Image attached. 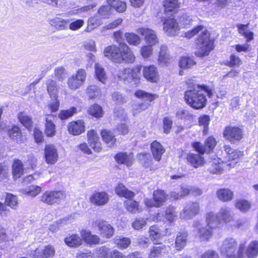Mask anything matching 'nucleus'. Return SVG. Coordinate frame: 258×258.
<instances>
[{
    "label": "nucleus",
    "instance_id": "f257e3e1",
    "mask_svg": "<svg viewBox=\"0 0 258 258\" xmlns=\"http://www.w3.org/2000/svg\"><path fill=\"white\" fill-rule=\"evenodd\" d=\"M214 90L205 85L195 84L189 87L185 92L184 99L185 102L191 107L199 109L204 107L207 103L205 93L209 98L212 97Z\"/></svg>",
    "mask_w": 258,
    "mask_h": 258
},
{
    "label": "nucleus",
    "instance_id": "f03ea898",
    "mask_svg": "<svg viewBox=\"0 0 258 258\" xmlns=\"http://www.w3.org/2000/svg\"><path fill=\"white\" fill-rule=\"evenodd\" d=\"M237 247V241L236 239L228 237L225 239L220 247L222 254L226 255L228 258H245L243 251L244 246L240 244L236 254L235 253Z\"/></svg>",
    "mask_w": 258,
    "mask_h": 258
},
{
    "label": "nucleus",
    "instance_id": "7ed1b4c3",
    "mask_svg": "<svg viewBox=\"0 0 258 258\" xmlns=\"http://www.w3.org/2000/svg\"><path fill=\"white\" fill-rule=\"evenodd\" d=\"M135 95L137 97L142 99L143 102L133 105L132 113L134 116L147 109L150 105L151 102L157 97V95L156 94H150L142 90L137 91L135 93Z\"/></svg>",
    "mask_w": 258,
    "mask_h": 258
},
{
    "label": "nucleus",
    "instance_id": "20e7f679",
    "mask_svg": "<svg viewBox=\"0 0 258 258\" xmlns=\"http://www.w3.org/2000/svg\"><path fill=\"white\" fill-rule=\"evenodd\" d=\"M197 43L198 50L196 54L199 56L208 55L213 48V43L210 39V34L206 30L202 31L197 39Z\"/></svg>",
    "mask_w": 258,
    "mask_h": 258
},
{
    "label": "nucleus",
    "instance_id": "39448f33",
    "mask_svg": "<svg viewBox=\"0 0 258 258\" xmlns=\"http://www.w3.org/2000/svg\"><path fill=\"white\" fill-rule=\"evenodd\" d=\"M92 227L97 229L100 235L103 238H110L114 233V228L107 221L102 219L93 220L92 222Z\"/></svg>",
    "mask_w": 258,
    "mask_h": 258
},
{
    "label": "nucleus",
    "instance_id": "423d86ee",
    "mask_svg": "<svg viewBox=\"0 0 258 258\" xmlns=\"http://www.w3.org/2000/svg\"><path fill=\"white\" fill-rule=\"evenodd\" d=\"M66 198V195L61 191H47L40 197V201L48 205L59 204Z\"/></svg>",
    "mask_w": 258,
    "mask_h": 258
},
{
    "label": "nucleus",
    "instance_id": "0eeeda50",
    "mask_svg": "<svg viewBox=\"0 0 258 258\" xmlns=\"http://www.w3.org/2000/svg\"><path fill=\"white\" fill-rule=\"evenodd\" d=\"M86 73L83 69H79L76 74L72 75L67 81L68 87L73 90L79 88L85 82Z\"/></svg>",
    "mask_w": 258,
    "mask_h": 258
},
{
    "label": "nucleus",
    "instance_id": "6e6552de",
    "mask_svg": "<svg viewBox=\"0 0 258 258\" xmlns=\"http://www.w3.org/2000/svg\"><path fill=\"white\" fill-rule=\"evenodd\" d=\"M117 76L119 80L123 81L125 83L137 84L139 82L137 72L130 68L119 70Z\"/></svg>",
    "mask_w": 258,
    "mask_h": 258
},
{
    "label": "nucleus",
    "instance_id": "1a4fd4ad",
    "mask_svg": "<svg viewBox=\"0 0 258 258\" xmlns=\"http://www.w3.org/2000/svg\"><path fill=\"white\" fill-rule=\"evenodd\" d=\"M122 44L119 46L113 45L107 46L104 50L105 57L117 63L122 62Z\"/></svg>",
    "mask_w": 258,
    "mask_h": 258
},
{
    "label": "nucleus",
    "instance_id": "9d476101",
    "mask_svg": "<svg viewBox=\"0 0 258 258\" xmlns=\"http://www.w3.org/2000/svg\"><path fill=\"white\" fill-rule=\"evenodd\" d=\"M223 135L230 142L235 143L242 139L243 132L241 129L238 127L229 126L225 128Z\"/></svg>",
    "mask_w": 258,
    "mask_h": 258
},
{
    "label": "nucleus",
    "instance_id": "9b49d317",
    "mask_svg": "<svg viewBox=\"0 0 258 258\" xmlns=\"http://www.w3.org/2000/svg\"><path fill=\"white\" fill-rule=\"evenodd\" d=\"M200 212V206L198 203L189 202L186 204L182 211L180 213V217L185 219H189L198 215Z\"/></svg>",
    "mask_w": 258,
    "mask_h": 258
},
{
    "label": "nucleus",
    "instance_id": "f8f14e48",
    "mask_svg": "<svg viewBox=\"0 0 258 258\" xmlns=\"http://www.w3.org/2000/svg\"><path fill=\"white\" fill-rule=\"evenodd\" d=\"M163 30L168 36L176 35L180 29L178 23L173 18L166 19L163 22Z\"/></svg>",
    "mask_w": 258,
    "mask_h": 258
},
{
    "label": "nucleus",
    "instance_id": "ddd939ff",
    "mask_svg": "<svg viewBox=\"0 0 258 258\" xmlns=\"http://www.w3.org/2000/svg\"><path fill=\"white\" fill-rule=\"evenodd\" d=\"M89 201L93 205L104 206L109 201V195L105 191H95L90 196Z\"/></svg>",
    "mask_w": 258,
    "mask_h": 258
},
{
    "label": "nucleus",
    "instance_id": "4468645a",
    "mask_svg": "<svg viewBox=\"0 0 258 258\" xmlns=\"http://www.w3.org/2000/svg\"><path fill=\"white\" fill-rule=\"evenodd\" d=\"M138 32L144 36L146 43L149 45H154L158 42V39L155 31L147 28H140Z\"/></svg>",
    "mask_w": 258,
    "mask_h": 258
},
{
    "label": "nucleus",
    "instance_id": "2eb2a0df",
    "mask_svg": "<svg viewBox=\"0 0 258 258\" xmlns=\"http://www.w3.org/2000/svg\"><path fill=\"white\" fill-rule=\"evenodd\" d=\"M46 162L49 164H55L58 160L57 150L53 145H46L44 149Z\"/></svg>",
    "mask_w": 258,
    "mask_h": 258
},
{
    "label": "nucleus",
    "instance_id": "dca6fc26",
    "mask_svg": "<svg viewBox=\"0 0 258 258\" xmlns=\"http://www.w3.org/2000/svg\"><path fill=\"white\" fill-rule=\"evenodd\" d=\"M88 141L90 146L96 152L101 150V143L97 133L93 130H90L87 133Z\"/></svg>",
    "mask_w": 258,
    "mask_h": 258
},
{
    "label": "nucleus",
    "instance_id": "f3484780",
    "mask_svg": "<svg viewBox=\"0 0 258 258\" xmlns=\"http://www.w3.org/2000/svg\"><path fill=\"white\" fill-rule=\"evenodd\" d=\"M55 253L54 247L50 245L44 247L43 249H37L34 252V258H50L53 257Z\"/></svg>",
    "mask_w": 258,
    "mask_h": 258
},
{
    "label": "nucleus",
    "instance_id": "a211bd4d",
    "mask_svg": "<svg viewBox=\"0 0 258 258\" xmlns=\"http://www.w3.org/2000/svg\"><path fill=\"white\" fill-rule=\"evenodd\" d=\"M144 77L152 82H157L159 79L156 68L153 65L145 66L143 70Z\"/></svg>",
    "mask_w": 258,
    "mask_h": 258
},
{
    "label": "nucleus",
    "instance_id": "6ab92c4d",
    "mask_svg": "<svg viewBox=\"0 0 258 258\" xmlns=\"http://www.w3.org/2000/svg\"><path fill=\"white\" fill-rule=\"evenodd\" d=\"M82 240L90 245H96L99 243L100 239L96 235L92 234L89 230H82L80 233Z\"/></svg>",
    "mask_w": 258,
    "mask_h": 258
},
{
    "label": "nucleus",
    "instance_id": "aec40b11",
    "mask_svg": "<svg viewBox=\"0 0 258 258\" xmlns=\"http://www.w3.org/2000/svg\"><path fill=\"white\" fill-rule=\"evenodd\" d=\"M68 131L74 136L81 134L85 131L84 122L82 120L72 121L68 124Z\"/></svg>",
    "mask_w": 258,
    "mask_h": 258
},
{
    "label": "nucleus",
    "instance_id": "412c9836",
    "mask_svg": "<svg viewBox=\"0 0 258 258\" xmlns=\"http://www.w3.org/2000/svg\"><path fill=\"white\" fill-rule=\"evenodd\" d=\"M217 214L221 221L223 222L228 223L234 219V214L231 209L228 207H221Z\"/></svg>",
    "mask_w": 258,
    "mask_h": 258
},
{
    "label": "nucleus",
    "instance_id": "4be33fe9",
    "mask_svg": "<svg viewBox=\"0 0 258 258\" xmlns=\"http://www.w3.org/2000/svg\"><path fill=\"white\" fill-rule=\"evenodd\" d=\"M206 221L207 227L213 229L218 228L221 222L218 214H216L213 212H209L206 214Z\"/></svg>",
    "mask_w": 258,
    "mask_h": 258
},
{
    "label": "nucleus",
    "instance_id": "5701e85b",
    "mask_svg": "<svg viewBox=\"0 0 258 258\" xmlns=\"http://www.w3.org/2000/svg\"><path fill=\"white\" fill-rule=\"evenodd\" d=\"M193 225L195 227L198 228L199 236L202 240H208L211 237L213 229L202 227L200 222L198 221H195Z\"/></svg>",
    "mask_w": 258,
    "mask_h": 258
},
{
    "label": "nucleus",
    "instance_id": "b1692460",
    "mask_svg": "<svg viewBox=\"0 0 258 258\" xmlns=\"http://www.w3.org/2000/svg\"><path fill=\"white\" fill-rule=\"evenodd\" d=\"M187 162L194 167L198 168L205 164L204 158L199 154L189 153L186 156Z\"/></svg>",
    "mask_w": 258,
    "mask_h": 258
},
{
    "label": "nucleus",
    "instance_id": "393cba45",
    "mask_svg": "<svg viewBox=\"0 0 258 258\" xmlns=\"http://www.w3.org/2000/svg\"><path fill=\"white\" fill-rule=\"evenodd\" d=\"M54 117L51 114L46 115L45 123V134L47 137H53L55 135V125L52 121Z\"/></svg>",
    "mask_w": 258,
    "mask_h": 258
},
{
    "label": "nucleus",
    "instance_id": "a878e982",
    "mask_svg": "<svg viewBox=\"0 0 258 258\" xmlns=\"http://www.w3.org/2000/svg\"><path fill=\"white\" fill-rule=\"evenodd\" d=\"M169 246L164 245L153 247L149 254V258H160L169 250Z\"/></svg>",
    "mask_w": 258,
    "mask_h": 258
},
{
    "label": "nucleus",
    "instance_id": "bb28decb",
    "mask_svg": "<svg viewBox=\"0 0 258 258\" xmlns=\"http://www.w3.org/2000/svg\"><path fill=\"white\" fill-rule=\"evenodd\" d=\"M151 149L154 159L159 161L161 159L162 155L165 152L164 148L160 143L155 141L151 145Z\"/></svg>",
    "mask_w": 258,
    "mask_h": 258
},
{
    "label": "nucleus",
    "instance_id": "cd10ccee",
    "mask_svg": "<svg viewBox=\"0 0 258 258\" xmlns=\"http://www.w3.org/2000/svg\"><path fill=\"white\" fill-rule=\"evenodd\" d=\"M224 149L227 154L226 157L228 160L236 161L235 162H237V160L243 155L242 152L238 150H234L229 146H225Z\"/></svg>",
    "mask_w": 258,
    "mask_h": 258
},
{
    "label": "nucleus",
    "instance_id": "c85d7f7f",
    "mask_svg": "<svg viewBox=\"0 0 258 258\" xmlns=\"http://www.w3.org/2000/svg\"><path fill=\"white\" fill-rule=\"evenodd\" d=\"M170 60V57L167 47L164 45H161L158 58L159 63L165 65L169 63Z\"/></svg>",
    "mask_w": 258,
    "mask_h": 258
},
{
    "label": "nucleus",
    "instance_id": "c756f323",
    "mask_svg": "<svg viewBox=\"0 0 258 258\" xmlns=\"http://www.w3.org/2000/svg\"><path fill=\"white\" fill-rule=\"evenodd\" d=\"M17 118L21 123L28 130L32 128L33 121L32 117L24 111L20 112L17 114Z\"/></svg>",
    "mask_w": 258,
    "mask_h": 258
},
{
    "label": "nucleus",
    "instance_id": "7c9ffc66",
    "mask_svg": "<svg viewBox=\"0 0 258 258\" xmlns=\"http://www.w3.org/2000/svg\"><path fill=\"white\" fill-rule=\"evenodd\" d=\"M217 198L223 202H228L233 198V192L228 188H221L216 192Z\"/></svg>",
    "mask_w": 258,
    "mask_h": 258
},
{
    "label": "nucleus",
    "instance_id": "2f4dec72",
    "mask_svg": "<svg viewBox=\"0 0 258 258\" xmlns=\"http://www.w3.org/2000/svg\"><path fill=\"white\" fill-rule=\"evenodd\" d=\"M115 159L118 163L124 164L129 166L132 164L133 154V153L127 154L126 153H119L116 155Z\"/></svg>",
    "mask_w": 258,
    "mask_h": 258
},
{
    "label": "nucleus",
    "instance_id": "473e14b6",
    "mask_svg": "<svg viewBox=\"0 0 258 258\" xmlns=\"http://www.w3.org/2000/svg\"><path fill=\"white\" fill-rule=\"evenodd\" d=\"M122 62L124 61L128 63H133L134 62L135 57L126 44H122Z\"/></svg>",
    "mask_w": 258,
    "mask_h": 258
},
{
    "label": "nucleus",
    "instance_id": "72a5a7b5",
    "mask_svg": "<svg viewBox=\"0 0 258 258\" xmlns=\"http://www.w3.org/2000/svg\"><path fill=\"white\" fill-rule=\"evenodd\" d=\"M115 192L119 197L126 199L133 198L135 194L134 192L128 190L122 183H119L115 188Z\"/></svg>",
    "mask_w": 258,
    "mask_h": 258
},
{
    "label": "nucleus",
    "instance_id": "f704fd0d",
    "mask_svg": "<svg viewBox=\"0 0 258 258\" xmlns=\"http://www.w3.org/2000/svg\"><path fill=\"white\" fill-rule=\"evenodd\" d=\"M188 233L186 232L179 233L176 238L175 246L177 250H181L186 245Z\"/></svg>",
    "mask_w": 258,
    "mask_h": 258
},
{
    "label": "nucleus",
    "instance_id": "c9c22d12",
    "mask_svg": "<svg viewBox=\"0 0 258 258\" xmlns=\"http://www.w3.org/2000/svg\"><path fill=\"white\" fill-rule=\"evenodd\" d=\"M126 210L132 214H136L142 211V208L140 207L138 202L133 200H127L124 202Z\"/></svg>",
    "mask_w": 258,
    "mask_h": 258
},
{
    "label": "nucleus",
    "instance_id": "e433bc0d",
    "mask_svg": "<svg viewBox=\"0 0 258 258\" xmlns=\"http://www.w3.org/2000/svg\"><path fill=\"white\" fill-rule=\"evenodd\" d=\"M66 244L70 247H76L82 243L81 238L77 234H72L64 238Z\"/></svg>",
    "mask_w": 258,
    "mask_h": 258
},
{
    "label": "nucleus",
    "instance_id": "4c0bfd02",
    "mask_svg": "<svg viewBox=\"0 0 258 258\" xmlns=\"http://www.w3.org/2000/svg\"><path fill=\"white\" fill-rule=\"evenodd\" d=\"M153 199L156 202L157 207L163 205L167 199V196L164 190H157L153 193Z\"/></svg>",
    "mask_w": 258,
    "mask_h": 258
},
{
    "label": "nucleus",
    "instance_id": "58836bf2",
    "mask_svg": "<svg viewBox=\"0 0 258 258\" xmlns=\"http://www.w3.org/2000/svg\"><path fill=\"white\" fill-rule=\"evenodd\" d=\"M246 254L248 258H255L258 255V241L251 242L246 250Z\"/></svg>",
    "mask_w": 258,
    "mask_h": 258
},
{
    "label": "nucleus",
    "instance_id": "ea45409f",
    "mask_svg": "<svg viewBox=\"0 0 258 258\" xmlns=\"http://www.w3.org/2000/svg\"><path fill=\"white\" fill-rule=\"evenodd\" d=\"M109 6L119 13L123 12L126 9V3L120 0H107Z\"/></svg>",
    "mask_w": 258,
    "mask_h": 258
},
{
    "label": "nucleus",
    "instance_id": "a19ab883",
    "mask_svg": "<svg viewBox=\"0 0 258 258\" xmlns=\"http://www.w3.org/2000/svg\"><path fill=\"white\" fill-rule=\"evenodd\" d=\"M101 135L103 141L106 143L108 146H112L116 142V139L113 134L107 130H103Z\"/></svg>",
    "mask_w": 258,
    "mask_h": 258
},
{
    "label": "nucleus",
    "instance_id": "79ce46f5",
    "mask_svg": "<svg viewBox=\"0 0 258 258\" xmlns=\"http://www.w3.org/2000/svg\"><path fill=\"white\" fill-rule=\"evenodd\" d=\"M192 189H191L190 186L187 185L182 186L181 187V191L180 192L177 193L175 192H172L170 193V196L171 198H173L174 200H178L190 194V191Z\"/></svg>",
    "mask_w": 258,
    "mask_h": 258
},
{
    "label": "nucleus",
    "instance_id": "37998d69",
    "mask_svg": "<svg viewBox=\"0 0 258 258\" xmlns=\"http://www.w3.org/2000/svg\"><path fill=\"white\" fill-rule=\"evenodd\" d=\"M223 163L222 162L213 161L211 162L210 166L208 170L212 174H220L223 172Z\"/></svg>",
    "mask_w": 258,
    "mask_h": 258
},
{
    "label": "nucleus",
    "instance_id": "c03bdc74",
    "mask_svg": "<svg viewBox=\"0 0 258 258\" xmlns=\"http://www.w3.org/2000/svg\"><path fill=\"white\" fill-rule=\"evenodd\" d=\"M22 161L19 159L14 161L13 164V173L15 178H19L23 173V167Z\"/></svg>",
    "mask_w": 258,
    "mask_h": 258
},
{
    "label": "nucleus",
    "instance_id": "a18cd8bd",
    "mask_svg": "<svg viewBox=\"0 0 258 258\" xmlns=\"http://www.w3.org/2000/svg\"><path fill=\"white\" fill-rule=\"evenodd\" d=\"M8 135L11 140L19 142L21 141L22 133L20 128L17 126L8 130Z\"/></svg>",
    "mask_w": 258,
    "mask_h": 258
},
{
    "label": "nucleus",
    "instance_id": "49530a36",
    "mask_svg": "<svg viewBox=\"0 0 258 258\" xmlns=\"http://www.w3.org/2000/svg\"><path fill=\"white\" fill-rule=\"evenodd\" d=\"M163 5L166 12L174 11L179 7L178 0H164Z\"/></svg>",
    "mask_w": 258,
    "mask_h": 258
},
{
    "label": "nucleus",
    "instance_id": "de8ad7c7",
    "mask_svg": "<svg viewBox=\"0 0 258 258\" xmlns=\"http://www.w3.org/2000/svg\"><path fill=\"white\" fill-rule=\"evenodd\" d=\"M48 93L50 97H56L57 96L58 88L56 82L51 79L47 80L46 83Z\"/></svg>",
    "mask_w": 258,
    "mask_h": 258
},
{
    "label": "nucleus",
    "instance_id": "09e8293b",
    "mask_svg": "<svg viewBox=\"0 0 258 258\" xmlns=\"http://www.w3.org/2000/svg\"><path fill=\"white\" fill-rule=\"evenodd\" d=\"M148 222V218L138 217L135 219L132 223V227L136 230H140L145 227Z\"/></svg>",
    "mask_w": 258,
    "mask_h": 258
},
{
    "label": "nucleus",
    "instance_id": "8fccbe9b",
    "mask_svg": "<svg viewBox=\"0 0 258 258\" xmlns=\"http://www.w3.org/2000/svg\"><path fill=\"white\" fill-rule=\"evenodd\" d=\"M149 235L151 239L155 244L159 243L161 235L159 233V230L155 226L150 227L149 229Z\"/></svg>",
    "mask_w": 258,
    "mask_h": 258
},
{
    "label": "nucleus",
    "instance_id": "3c124183",
    "mask_svg": "<svg viewBox=\"0 0 258 258\" xmlns=\"http://www.w3.org/2000/svg\"><path fill=\"white\" fill-rule=\"evenodd\" d=\"M238 32L249 41L253 39V33L247 29V25L238 24Z\"/></svg>",
    "mask_w": 258,
    "mask_h": 258
},
{
    "label": "nucleus",
    "instance_id": "603ef678",
    "mask_svg": "<svg viewBox=\"0 0 258 258\" xmlns=\"http://www.w3.org/2000/svg\"><path fill=\"white\" fill-rule=\"evenodd\" d=\"M94 67L97 79L102 83H105L107 77L104 69L98 63H96Z\"/></svg>",
    "mask_w": 258,
    "mask_h": 258
},
{
    "label": "nucleus",
    "instance_id": "864d4df0",
    "mask_svg": "<svg viewBox=\"0 0 258 258\" xmlns=\"http://www.w3.org/2000/svg\"><path fill=\"white\" fill-rule=\"evenodd\" d=\"M88 112L96 118L102 117L103 113L102 107L97 104L91 106L88 109Z\"/></svg>",
    "mask_w": 258,
    "mask_h": 258
},
{
    "label": "nucleus",
    "instance_id": "5fc2aeb1",
    "mask_svg": "<svg viewBox=\"0 0 258 258\" xmlns=\"http://www.w3.org/2000/svg\"><path fill=\"white\" fill-rule=\"evenodd\" d=\"M114 243L120 249L126 248L131 244V240L129 238L116 237L114 239Z\"/></svg>",
    "mask_w": 258,
    "mask_h": 258
},
{
    "label": "nucleus",
    "instance_id": "6e6d98bb",
    "mask_svg": "<svg viewBox=\"0 0 258 258\" xmlns=\"http://www.w3.org/2000/svg\"><path fill=\"white\" fill-rule=\"evenodd\" d=\"M69 22L68 20L56 18L51 21V24L58 30H63L67 28Z\"/></svg>",
    "mask_w": 258,
    "mask_h": 258
},
{
    "label": "nucleus",
    "instance_id": "4d7b16f0",
    "mask_svg": "<svg viewBox=\"0 0 258 258\" xmlns=\"http://www.w3.org/2000/svg\"><path fill=\"white\" fill-rule=\"evenodd\" d=\"M41 191V187L38 185H32L28 188L22 190L23 193L28 196L34 197L38 195Z\"/></svg>",
    "mask_w": 258,
    "mask_h": 258
},
{
    "label": "nucleus",
    "instance_id": "13d9d810",
    "mask_svg": "<svg viewBox=\"0 0 258 258\" xmlns=\"http://www.w3.org/2000/svg\"><path fill=\"white\" fill-rule=\"evenodd\" d=\"M76 112L77 108L75 107H72L68 110L60 111L58 113V116L61 120L67 119L72 116Z\"/></svg>",
    "mask_w": 258,
    "mask_h": 258
},
{
    "label": "nucleus",
    "instance_id": "bf43d9fd",
    "mask_svg": "<svg viewBox=\"0 0 258 258\" xmlns=\"http://www.w3.org/2000/svg\"><path fill=\"white\" fill-rule=\"evenodd\" d=\"M235 207L242 212H247L250 208V203L244 200H240L235 202Z\"/></svg>",
    "mask_w": 258,
    "mask_h": 258
},
{
    "label": "nucleus",
    "instance_id": "052dcab7",
    "mask_svg": "<svg viewBox=\"0 0 258 258\" xmlns=\"http://www.w3.org/2000/svg\"><path fill=\"white\" fill-rule=\"evenodd\" d=\"M86 92L90 99H93L101 95L100 89L95 85H90L86 89Z\"/></svg>",
    "mask_w": 258,
    "mask_h": 258
},
{
    "label": "nucleus",
    "instance_id": "680f3d73",
    "mask_svg": "<svg viewBox=\"0 0 258 258\" xmlns=\"http://www.w3.org/2000/svg\"><path fill=\"white\" fill-rule=\"evenodd\" d=\"M196 64L194 60L189 57H182L179 62V67L183 69H188Z\"/></svg>",
    "mask_w": 258,
    "mask_h": 258
},
{
    "label": "nucleus",
    "instance_id": "e2e57ef3",
    "mask_svg": "<svg viewBox=\"0 0 258 258\" xmlns=\"http://www.w3.org/2000/svg\"><path fill=\"white\" fill-rule=\"evenodd\" d=\"M101 24V21L97 16L93 17L88 21V30L92 31L100 25Z\"/></svg>",
    "mask_w": 258,
    "mask_h": 258
},
{
    "label": "nucleus",
    "instance_id": "0e129e2a",
    "mask_svg": "<svg viewBox=\"0 0 258 258\" xmlns=\"http://www.w3.org/2000/svg\"><path fill=\"white\" fill-rule=\"evenodd\" d=\"M127 41L130 44L137 45L141 42V38L137 35L133 33H127L125 35Z\"/></svg>",
    "mask_w": 258,
    "mask_h": 258
},
{
    "label": "nucleus",
    "instance_id": "69168bd1",
    "mask_svg": "<svg viewBox=\"0 0 258 258\" xmlns=\"http://www.w3.org/2000/svg\"><path fill=\"white\" fill-rule=\"evenodd\" d=\"M5 202L8 206L13 209H16L18 204L17 197L11 194H8L7 195Z\"/></svg>",
    "mask_w": 258,
    "mask_h": 258
},
{
    "label": "nucleus",
    "instance_id": "338daca9",
    "mask_svg": "<svg viewBox=\"0 0 258 258\" xmlns=\"http://www.w3.org/2000/svg\"><path fill=\"white\" fill-rule=\"evenodd\" d=\"M111 8L108 6H103L98 10V14L101 18H107L110 15Z\"/></svg>",
    "mask_w": 258,
    "mask_h": 258
},
{
    "label": "nucleus",
    "instance_id": "774afa93",
    "mask_svg": "<svg viewBox=\"0 0 258 258\" xmlns=\"http://www.w3.org/2000/svg\"><path fill=\"white\" fill-rule=\"evenodd\" d=\"M152 46L148 44V45L144 46L141 48V53L144 58H148L152 55L153 53Z\"/></svg>",
    "mask_w": 258,
    "mask_h": 258
}]
</instances>
